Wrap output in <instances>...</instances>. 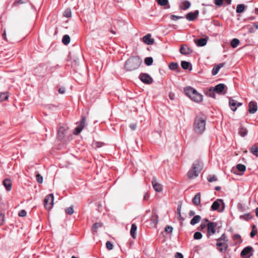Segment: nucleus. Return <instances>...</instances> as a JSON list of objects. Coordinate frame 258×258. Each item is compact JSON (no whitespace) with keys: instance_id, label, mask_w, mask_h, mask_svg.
Returning <instances> with one entry per match:
<instances>
[{"instance_id":"2f4dec72","label":"nucleus","mask_w":258,"mask_h":258,"mask_svg":"<svg viewBox=\"0 0 258 258\" xmlns=\"http://www.w3.org/2000/svg\"><path fill=\"white\" fill-rule=\"evenodd\" d=\"M8 97L9 96L7 92L0 93V102L6 100Z\"/></svg>"},{"instance_id":"ea45409f","label":"nucleus","mask_w":258,"mask_h":258,"mask_svg":"<svg viewBox=\"0 0 258 258\" xmlns=\"http://www.w3.org/2000/svg\"><path fill=\"white\" fill-rule=\"evenodd\" d=\"M237 169L241 172H244L246 170V167L245 165L241 164H238L236 165Z\"/></svg>"},{"instance_id":"6e6d98bb","label":"nucleus","mask_w":258,"mask_h":258,"mask_svg":"<svg viewBox=\"0 0 258 258\" xmlns=\"http://www.w3.org/2000/svg\"><path fill=\"white\" fill-rule=\"evenodd\" d=\"M20 217H25L26 215V212L24 210H21L18 214Z\"/></svg>"},{"instance_id":"4c0bfd02","label":"nucleus","mask_w":258,"mask_h":258,"mask_svg":"<svg viewBox=\"0 0 258 258\" xmlns=\"http://www.w3.org/2000/svg\"><path fill=\"white\" fill-rule=\"evenodd\" d=\"M178 67V64L177 62H171L169 64V68L171 70H175Z\"/></svg>"},{"instance_id":"7c9ffc66","label":"nucleus","mask_w":258,"mask_h":258,"mask_svg":"<svg viewBox=\"0 0 258 258\" xmlns=\"http://www.w3.org/2000/svg\"><path fill=\"white\" fill-rule=\"evenodd\" d=\"M251 216L250 213H246L239 216L240 220L248 221L251 218Z\"/></svg>"},{"instance_id":"603ef678","label":"nucleus","mask_w":258,"mask_h":258,"mask_svg":"<svg viewBox=\"0 0 258 258\" xmlns=\"http://www.w3.org/2000/svg\"><path fill=\"white\" fill-rule=\"evenodd\" d=\"M26 0H19V1H16L14 3V6H18L19 5H20V4H24L26 2Z\"/></svg>"},{"instance_id":"bb28decb","label":"nucleus","mask_w":258,"mask_h":258,"mask_svg":"<svg viewBox=\"0 0 258 258\" xmlns=\"http://www.w3.org/2000/svg\"><path fill=\"white\" fill-rule=\"evenodd\" d=\"M201 195L200 193H198L197 195H195V197L192 200L193 203L196 205L198 206L201 203Z\"/></svg>"},{"instance_id":"f3484780","label":"nucleus","mask_w":258,"mask_h":258,"mask_svg":"<svg viewBox=\"0 0 258 258\" xmlns=\"http://www.w3.org/2000/svg\"><path fill=\"white\" fill-rule=\"evenodd\" d=\"M199 14V12L198 10L195 11L194 12H190L186 14V18L188 21H194L198 17Z\"/></svg>"},{"instance_id":"ddd939ff","label":"nucleus","mask_w":258,"mask_h":258,"mask_svg":"<svg viewBox=\"0 0 258 258\" xmlns=\"http://www.w3.org/2000/svg\"><path fill=\"white\" fill-rule=\"evenodd\" d=\"M190 98L192 101L198 103L201 102L203 101L202 95L198 92V91L196 90V93H193Z\"/></svg>"},{"instance_id":"8fccbe9b","label":"nucleus","mask_w":258,"mask_h":258,"mask_svg":"<svg viewBox=\"0 0 258 258\" xmlns=\"http://www.w3.org/2000/svg\"><path fill=\"white\" fill-rule=\"evenodd\" d=\"M106 246L108 250L112 249L113 247V244L109 241L106 242Z\"/></svg>"},{"instance_id":"a878e982","label":"nucleus","mask_w":258,"mask_h":258,"mask_svg":"<svg viewBox=\"0 0 258 258\" xmlns=\"http://www.w3.org/2000/svg\"><path fill=\"white\" fill-rule=\"evenodd\" d=\"M224 66L223 63H220L217 65H216L212 70V75L215 76L218 74L219 71V70L221 68H222Z\"/></svg>"},{"instance_id":"338daca9","label":"nucleus","mask_w":258,"mask_h":258,"mask_svg":"<svg viewBox=\"0 0 258 258\" xmlns=\"http://www.w3.org/2000/svg\"><path fill=\"white\" fill-rule=\"evenodd\" d=\"M195 214V211H194L191 210V211H189V215L190 216H194Z\"/></svg>"},{"instance_id":"c9c22d12","label":"nucleus","mask_w":258,"mask_h":258,"mask_svg":"<svg viewBox=\"0 0 258 258\" xmlns=\"http://www.w3.org/2000/svg\"><path fill=\"white\" fill-rule=\"evenodd\" d=\"M251 152L253 155L258 157V147L256 146H252L251 148Z\"/></svg>"},{"instance_id":"69168bd1","label":"nucleus","mask_w":258,"mask_h":258,"mask_svg":"<svg viewBox=\"0 0 258 258\" xmlns=\"http://www.w3.org/2000/svg\"><path fill=\"white\" fill-rule=\"evenodd\" d=\"M207 224H206V223H204V222H203L202 223V224H201V227L202 229H204L207 226Z\"/></svg>"},{"instance_id":"39448f33","label":"nucleus","mask_w":258,"mask_h":258,"mask_svg":"<svg viewBox=\"0 0 258 258\" xmlns=\"http://www.w3.org/2000/svg\"><path fill=\"white\" fill-rule=\"evenodd\" d=\"M225 205L223 200L217 199L213 202L211 206L212 211H217L219 212H223L225 209Z\"/></svg>"},{"instance_id":"0eeeda50","label":"nucleus","mask_w":258,"mask_h":258,"mask_svg":"<svg viewBox=\"0 0 258 258\" xmlns=\"http://www.w3.org/2000/svg\"><path fill=\"white\" fill-rule=\"evenodd\" d=\"M54 197L53 194H50L47 196L44 199V206L47 210H50L52 209L53 205Z\"/></svg>"},{"instance_id":"c756f323","label":"nucleus","mask_w":258,"mask_h":258,"mask_svg":"<svg viewBox=\"0 0 258 258\" xmlns=\"http://www.w3.org/2000/svg\"><path fill=\"white\" fill-rule=\"evenodd\" d=\"M238 133L241 137H243L247 134V130L246 128L241 126L239 128Z\"/></svg>"},{"instance_id":"c03bdc74","label":"nucleus","mask_w":258,"mask_h":258,"mask_svg":"<svg viewBox=\"0 0 258 258\" xmlns=\"http://www.w3.org/2000/svg\"><path fill=\"white\" fill-rule=\"evenodd\" d=\"M207 180L210 182L216 181L217 180V178L215 175H209L207 177Z\"/></svg>"},{"instance_id":"09e8293b","label":"nucleus","mask_w":258,"mask_h":258,"mask_svg":"<svg viewBox=\"0 0 258 258\" xmlns=\"http://www.w3.org/2000/svg\"><path fill=\"white\" fill-rule=\"evenodd\" d=\"M37 181L39 183L43 182V177L39 174H37L36 176Z\"/></svg>"},{"instance_id":"4d7b16f0","label":"nucleus","mask_w":258,"mask_h":258,"mask_svg":"<svg viewBox=\"0 0 258 258\" xmlns=\"http://www.w3.org/2000/svg\"><path fill=\"white\" fill-rule=\"evenodd\" d=\"M175 258H183V256L181 253L176 252L175 254Z\"/></svg>"},{"instance_id":"e433bc0d","label":"nucleus","mask_w":258,"mask_h":258,"mask_svg":"<svg viewBox=\"0 0 258 258\" xmlns=\"http://www.w3.org/2000/svg\"><path fill=\"white\" fill-rule=\"evenodd\" d=\"M256 226L255 225H253L252 226V230L250 233V236L251 238H253L257 233Z\"/></svg>"},{"instance_id":"bf43d9fd","label":"nucleus","mask_w":258,"mask_h":258,"mask_svg":"<svg viewBox=\"0 0 258 258\" xmlns=\"http://www.w3.org/2000/svg\"><path fill=\"white\" fill-rule=\"evenodd\" d=\"M171 18L173 20H177L178 19L182 18V17L177 16H175V15H171Z\"/></svg>"},{"instance_id":"774afa93","label":"nucleus","mask_w":258,"mask_h":258,"mask_svg":"<svg viewBox=\"0 0 258 258\" xmlns=\"http://www.w3.org/2000/svg\"><path fill=\"white\" fill-rule=\"evenodd\" d=\"M227 5L231 4V0H224Z\"/></svg>"},{"instance_id":"0e129e2a","label":"nucleus","mask_w":258,"mask_h":258,"mask_svg":"<svg viewBox=\"0 0 258 258\" xmlns=\"http://www.w3.org/2000/svg\"><path fill=\"white\" fill-rule=\"evenodd\" d=\"M92 229H93V231L94 232H96V229H97V223H94L93 225V227H92Z\"/></svg>"},{"instance_id":"aec40b11","label":"nucleus","mask_w":258,"mask_h":258,"mask_svg":"<svg viewBox=\"0 0 258 258\" xmlns=\"http://www.w3.org/2000/svg\"><path fill=\"white\" fill-rule=\"evenodd\" d=\"M184 91L185 94L189 98H190L193 93H194V92L196 93V89L191 87L188 86V87H186L184 89Z\"/></svg>"},{"instance_id":"423d86ee","label":"nucleus","mask_w":258,"mask_h":258,"mask_svg":"<svg viewBox=\"0 0 258 258\" xmlns=\"http://www.w3.org/2000/svg\"><path fill=\"white\" fill-rule=\"evenodd\" d=\"M225 87V85L224 84H219L215 87H211L210 88L207 92V94L210 97L214 98L215 96V92H217L218 93H222Z\"/></svg>"},{"instance_id":"393cba45","label":"nucleus","mask_w":258,"mask_h":258,"mask_svg":"<svg viewBox=\"0 0 258 258\" xmlns=\"http://www.w3.org/2000/svg\"><path fill=\"white\" fill-rule=\"evenodd\" d=\"M152 184H153V188L155 191H156L157 192H160L162 190V186L161 184L155 182L154 180L152 181Z\"/></svg>"},{"instance_id":"473e14b6","label":"nucleus","mask_w":258,"mask_h":258,"mask_svg":"<svg viewBox=\"0 0 258 258\" xmlns=\"http://www.w3.org/2000/svg\"><path fill=\"white\" fill-rule=\"evenodd\" d=\"M245 9V6L243 4H239L236 7V13H241L243 12Z\"/></svg>"},{"instance_id":"4be33fe9","label":"nucleus","mask_w":258,"mask_h":258,"mask_svg":"<svg viewBox=\"0 0 258 258\" xmlns=\"http://www.w3.org/2000/svg\"><path fill=\"white\" fill-rule=\"evenodd\" d=\"M3 184L7 191H10L12 188V181L9 179H6L3 181Z\"/></svg>"},{"instance_id":"4468645a","label":"nucleus","mask_w":258,"mask_h":258,"mask_svg":"<svg viewBox=\"0 0 258 258\" xmlns=\"http://www.w3.org/2000/svg\"><path fill=\"white\" fill-rule=\"evenodd\" d=\"M257 110V103L255 101H250L248 104V111L250 113L254 114Z\"/></svg>"},{"instance_id":"13d9d810","label":"nucleus","mask_w":258,"mask_h":258,"mask_svg":"<svg viewBox=\"0 0 258 258\" xmlns=\"http://www.w3.org/2000/svg\"><path fill=\"white\" fill-rule=\"evenodd\" d=\"M4 221V215L2 214H0V225H2Z\"/></svg>"},{"instance_id":"c85d7f7f","label":"nucleus","mask_w":258,"mask_h":258,"mask_svg":"<svg viewBox=\"0 0 258 258\" xmlns=\"http://www.w3.org/2000/svg\"><path fill=\"white\" fill-rule=\"evenodd\" d=\"M232 239L236 241V244H240L242 242V239L239 234H234L232 236Z\"/></svg>"},{"instance_id":"20e7f679","label":"nucleus","mask_w":258,"mask_h":258,"mask_svg":"<svg viewBox=\"0 0 258 258\" xmlns=\"http://www.w3.org/2000/svg\"><path fill=\"white\" fill-rule=\"evenodd\" d=\"M202 164L197 162L193 164L191 169L188 171L187 176L189 178L192 179L197 177L202 169Z\"/></svg>"},{"instance_id":"f704fd0d","label":"nucleus","mask_w":258,"mask_h":258,"mask_svg":"<svg viewBox=\"0 0 258 258\" xmlns=\"http://www.w3.org/2000/svg\"><path fill=\"white\" fill-rule=\"evenodd\" d=\"M62 43L65 44L67 45L70 42V37L68 35H65L63 36L62 38Z\"/></svg>"},{"instance_id":"79ce46f5","label":"nucleus","mask_w":258,"mask_h":258,"mask_svg":"<svg viewBox=\"0 0 258 258\" xmlns=\"http://www.w3.org/2000/svg\"><path fill=\"white\" fill-rule=\"evenodd\" d=\"M153 59L151 57H146L145 59V63L147 66H151L153 63Z\"/></svg>"},{"instance_id":"a19ab883","label":"nucleus","mask_w":258,"mask_h":258,"mask_svg":"<svg viewBox=\"0 0 258 258\" xmlns=\"http://www.w3.org/2000/svg\"><path fill=\"white\" fill-rule=\"evenodd\" d=\"M63 15L64 17H67V18L71 17V15H72V13H71V10L70 9H66L64 11Z\"/></svg>"},{"instance_id":"3c124183","label":"nucleus","mask_w":258,"mask_h":258,"mask_svg":"<svg viewBox=\"0 0 258 258\" xmlns=\"http://www.w3.org/2000/svg\"><path fill=\"white\" fill-rule=\"evenodd\" d=\"M151 221L154 224H156L158 223L157 216L155 215H153L151 217Z\"/></svg>"},{"instance_id":"e2e57ef3","label":"nucleus","mask_w":258,"mask_h":258,"mask_svg":"<svg viewBox=\"0 0 258 258\" xmlns=\"http://www.w3.org/2000/svg\"><path fill=\"white\" fill-rule=\"evenodd\" d=\"M130 126L132 130H135L137 127V125L136 124H131Z\"/></svg>"},{"instance_id":"9d476101","label":"nucleus","mask_w":258,"mask_h":258,"mask_svg":"<svg viewBox=\"0 0 258 258\" xmlns=\"http://www.w3.org/2000/svg\"><path fill=\"white\" fill-rule=\"evenodd\" d=\"M139 78L142 82L145 84H150L153 82L152 78L147 73L141 74L139 76Z\"/></svg>"},{"instance_id":"37998d69","label":"nucleus","mask_w":258,"mask_h":258,"mask_svg":"<svg viewBox=\"0 0 258 258\" xmlns=\"http://www.w3.org/2000/svg\"><path fill=\"white\" fill-rule=\"evenodd\" d=\"M190 63L189 62L186 61H182L181 63V67L184 70H186L189 67Z\"/></svg>"},{"instance_id":"5fc2aeb1","label":"nucleus","mask_w":258,"mask_h":258,"mask_svg":"<svg viewBox=\"0 0 258 258\" xmlns=\"http://www.w3.org/2000/svg\"><path fill=\"white\" fill-rule=\"evenodd\" d=\"M172 230L173 228L170 226H167L165 228V231L168 233H171L172 232Z\"/></svg>"},{"instance_id":"de8ad7c7","label":"nucleus","mask_w":258,"mask_h":258,"mask_svg":"<svg viewBox=\"0 0 258 258\" xmlns=\"http://www.w3.org/2000/svg\"><path fill=\"white\" fill-rule=\"evenodd\" d=\"M181 205H179L178 206L177 210V215L180 220H183L184 219L181 217Z\"/></svg>"},{"instance_id":"49530a36","label":"nucleus","mask_w":258,"mask_h":258,"mask_svg":"<svg viewBox=\"0 0 258 258\" xmlns=\"http://www.w3.org/2000/svg\"><path fill=\"white\" fill-rule=\"evenodd\" d=\"M66 213H67L69 215H72L74 213V209L73 207L72 206H71L68 208H67L65 210Z\"/></svg>"},{"instance_id":"72a5a7b5","label":"nucleus","mask_w":258,"mask_h":258,"mask_svg":"<svg viewBox=\"0 0 258 258\" xmlns=\"http://www.w3.org/2000/svg\"><path fill=\"white\" fill-rule=\"evenodd\" d=\"M240 41L237 38H234L231 42V45L233 48H236L239 44Z\"/></svg>"},{"instance_id":"1a4fd4ad","label":"nucleus","mask_w":258,"mask_h":258,"mask_svg":"<svg viewBox=\"0 0 258 258\" xmlns=\"http://www.w3.org/2000/svg\"><path fill=\"white\" fill-rule=\"evenodd\" d=\"M85 125V117H82L80 122L77 123V126L75 128L74 131V134L75 135H78L82 131Z\"/></svg>"},{"instance_id":"dca6fc26","label":"nucleus","mask_w":258,"mask_h":258,"mask_svg":"<svg viewBox=\"0 0 258 258\" xmlns=\"http://www.w3.org/2000/svg\"><path fill=\"white\" fill-rule=\"evenodd\" d=\"M143 42L147 45H152L154 43V39L151 38L150 34H147L143 38Z\"/></svg>"},{"instance_id":"7ed1b4c3","label":"nucleus","mask_w":258,"mask_h":258,"mask_svg":"<svg viewBox=\"0 0 258 258\" xmlns=\"http://www.w3.org/2000/svg\"><path fill=\"white\" fill-rule=\"evenodd\" d=\"M228 241L227 237L224 233L217 239L216 245L219 247V250L220 252H224L227 250L228 247Z\"/></svg>"},{"instance_id":"cd10ccee","label":"nucleus","mask_w":258,"mask_h":258,"mask_svg":"<svg viewBox=\"0 0 258 258\" xmlns=\"http://www.w3.org/2000/svg\"><path fill=\"white\" fill-rule=\"evenodd\" d=\"M201 216L199 215L195 216L191 220L190 223L191 225H195L199 223L201 220Z\"/></svg>"},{"instance_id":"f8f14e48","label":"nucleus","mask_w":258,"mask_h":258,"mask_svg":"<svg viewBox=\"0 0 258 258\" xmlns=\"http://www.w3.org/2000/svg\"><path fill=\"white\" fill-rule=\"evenodd\" d=\"M229 104L230 107H231V110L233 111H235L238 107L242 105L241 103L238 102L231 98L229 99Z\"/></svg>"},{"instance_id":"58836bf2","label":"nucleus","mask_w":258,"mask_h":258,"mask_svg":"<svg viewBox=\"0 0 258 258\" xmlns=\"http://www.w3.org/2000/svg\"><path fill=\"white\" fill-rule=\"evenodd\" d=\"M158 4L161 6H165L168 4V0H156Z\"/></svg>"},{"instance_id":"2eb2a0df","label":"nucleus","mask_w":258,"mask_h":258,"mask_svg":"<svg viewBox=\"0 0 258 258\" xmlns=\"http://www.w3.org/2000/svg\"><path fill=\"white\" fill-rule=\"evenodd\" d=\"M216 226V224L214 222H209L207 224V232L210 235H213L215 233V227Z\"/></svg>"},{"instance_id":"680f3d73","label":"nucleus","mask_w":258,"mask_h":258,"mask_svg":"<svg viewBox=\"0 0 258 258\" xmlns=\"http://www.w3.org/2000/svg\"><path fill=\"white\" fill-rule=\"evenodd\" d=\"M66 91V90H65V88H60L58 90V92L60 94H63Z\"/></svg>"},{"instance_id":"f257e3e1","label":"nucleus","mask_w":258,"mask_h":258,"mask_svg":"<svg viewBox=\"0 0 258 258\" xmlns=\"http://www.w3.org/2000/svg\"><path fill=\"white\" fill-rule=\"evenodd\" d=\"M206 119L203 115L198 116L196 117L194 123V130L198 134H202L206 128Z\"/></svg>"},{"instance_id":"a18cd8bd","label":"nucleus","mask_w":258,"mask_h":258,"mask_svg":"<svg viewBox=\"0 0 258 258\" xmlns=\"http://www.w3.org/2000/svg\"><path fill=\"white\" fill-rule=\"evenodd\" d=\"M202 236L203 235L202 233L200 232H196L194 235V239L197 240L201 239L202 238Z\"/></svg>"},{"instance_id":"6ab92c4d","label":"nucleus","mask_w":258,"mask_h":258,"mask_svg":"<svg viewBox=\"0 0 258 258\" xmlns=\"http://www.w3.org/2000/svg\"><path fill=\"white\" fill-rule=\"evenodd\" d=\"M208 39L209 37H206V38H201L200 39H195L194 42L198 46H204L206 45Z\"/></svg>"},{"instance_id":"052dcab7","label":"nucleus","mask_w":258,"mask_h":258,"mask_svg":"<svg viewBox=\"0 0 258 258\" xmlns=\"http://www.w3.org/2000/svg\"><path fill=\"white\" fill-rule=\"evenodd\" d=\"M149 198V195L147 192L144 193V200L145 201H148Z\"/></svg>"},{"instance_id":"412c9836","label":"nucleus","mask_w":258,"mask_h":258,"mask_svg":"<svg viewBox=\"0 0 258 258\" xmlns=\"http://www.w3.org/2000/svg\"><path fill=\"white\" fill-rule=\"evenodd\" d=\"M66 130L63 127H60L58 131L57 138L59 140H62L65 136Z\"/></svg>"},{"instance_id":"f03ea898","label":"nucleus","mask_w":258,"mask_h":258,"mask_svg":"<svg viewBox=\"0 0 258 258\" xmlns=\"http://www.w3.org/2000/svg\"><path fill=\"white\" fill-rule=\"evenodd\" d=\"M142 60L138 56L129 58L125 62L124 68L127 71H132L137 69L141 64Z\"/></svg>"},{"instance_id":"6e6552de","label":"nucleus","mask_w":258,"mask_h":258,"mask_svg":"<svg viewBox=\"0 0 258 258\" xmlns=\"http://www.w3.org/2000/svg\"><path fill=\"white\" fill-rule=\"evenodd\" d=\"M253 249L251 246L244 247L241 251L240 255L244 258H250L253 255Z\"/></svg>"},{"instance_id":"a211bd4d","label":"nucleus","mask_w":258,"mask_h":258,"mask_svg":"<svg viewBox=\"0 0 258 258\" xmlns=\"http://www.w3.org/2000/svg\"><path fill=\"white\" fill-rule=\"evenodd\" d=\"M180 52L184 55H187L192 52V50L187 45H182L180 49Z\"/></svg>"},{"instance_id":"b1692460","label":"nucleus","mask_w":258,"mask_h":258,"mask_svg":"<svg viewBox=\"0 0 258 258\" xmlns=\"http://www.w3.org/2000/svg\"><path fill=\"white\" fill-rule=\"evenodd\" d=\"M137 230V226L135 223H133L132 224V227L130 231L131 235L133 238H136V231Z\"/></svg>"},{"instance_id":"864d4df0","label":"nucleus","mask_w":258,"mask_h":258,"mask_svg":"<svg viewBox=\"0 0 258 258\" xmlns=\"http://www.w3.org/2000/svg\"><path fill=\"white\" fill-rule=\"evenodd\" d=\"M224 0H214L215 4L217 6H221L223 4Z\"/></svg>"},{"instance_id":"5701e85b","label":"nucleus","mask_w":258,"mask_h":258,"mask_svg":"<svg viewBox=\"0 0 258 258\" xmlns=\"http://www.w3.org/2000/svg\"><path fill=\"white\" fill-rule=\"evenodd\" d=\"M191 4L188 1H183L181 3L180 8L181 10H185L190 7Z\"/></svg>"},{"instance_id":"9b49d317","label":"nucleus","mask_w":258,"mask_h":258,"mask_svg":"<svg viewBox=\"0 0 258 258\" xmlns=\"http://www.w3.org/2000/svg\"><path fill=\"white\" fill-rule=\"evenodd\" d=\"M81 56V53L80 52L78 53H74L71 52L70 54V59L71 61H73L74 63L73 65L77 66L79 64V60Z\"/></svg>"}]
</instances>
